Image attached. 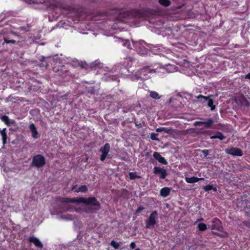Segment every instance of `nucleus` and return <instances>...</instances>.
I'll list each match as a JSON object with an SVG mask.
<instances>
[{"mask_svg": "<svg viewBox=\"0 0 250 250\" xmlns=\"http://www.w3.org/2000/svg\"><path fill=\"white\" fill-rule=\"evenodd\" d=\"M157 136H158V134L155 133H152L150 134V138L152 140H155V141L159 140L158 138H157Z\"/></svg>", "mask_w": 250, "mask_h": 250, "instance_id": "2f4dec72", "label": "nucleus"}, {"mask_svg": "<svg viewBox=\"0 0 250 250\" xmlns=\"http://www.w3.org/2000/svg\"><path fill=\"white\" fill-rule=\"evenodd\" d=\"M6 130V128H4L0 131V134L2 136V143L3 145H5L6 143V140L7 138Z\"/></svg>", "mask_w": 250, "mask_h": 250, "instance_id": "4be33fe9", "label": "nucleus"}, {"mask_svg": "<svg viewBox=\"0 0 250 250\" xmlns=\"http://www.w3.org/2000/svg\"><path fill=\"white\" fill-rule=\"evenodd\" d=\"M201 152L203 153L205 157H207L209 154V150L208 149L202 150Z\"/></svg>", "mask_w": 250, "mask_h": 250, "instance_id": "c9c22d12", "label": "nucleus"}, {"mask_svg": "<svg viewBox=\"0 0 250 250\" xmlns=\"http://www.w3.org/2000/svg\"><path fill=\"white\" fill-rule=\"evenodd\" d=\"M129 195V192L126 189H122L119 191V196L123 198H127Z\"/></svg>", "mask_w": 250, "mask_h": 250, "instance_id": "a211bd4d", "label": "nucleus"}, {"mask_svg": "<svg viewBox=\"0 0 250 250\" xmlns=\"http://www.w3.org/2000/svg\"><path fill=\"white\" fill-rule=\"evenodd\" d=\"M225 152L226 153L234 156L240 157L243 154L241 149L237 147H231L230 148L226 149Z\"/></svg>", "mask_w": 250, "mask_h": 250, "instance_id": "1a4fd4ad", "label": "nucleus"}, {"mask_svg": "<svg viewBox=\"0 0 250 250\" xmlns=\"http://www.w3.org/2000/svg\"><path fill=\"white\" fill-rule=\"evenodd\" d=\"M30 131L32 133V136L34 138H38V132L37 130L36 127L34 124L32 123L29 126Z\"/></svg>", "mask_w": 250, "mask_h": 250, "instance_id": "2eb2a0df", "label": "nucleus"}, {"mask_svg": "<svg viewBox=\"0 0 250 250\" xmlns=\"http://www.w3.org/2000/svg\"><path fill=\"white\" fill-rule=\"evenodd\" d=\"M202 189H203L205 191H209L211 190H212L214 192H217V188L213 185H208L203 186L202 187Z\"/></svg>", "mask_w": 250, "mask_h": 250, "instance_id": "aec40b11", "label": "nucleus"}, {"mask_svg": "<svg viewBox=\"0 0 250 250\" xmlns=\"http://www.w3.org/2000/svg\"><path fill=\"white\" fill-rule=\"evenodd\" d=\"M118 16L117 17L118 21L122 22H126V20L131 19L134 17V11H124L122 12H117Z\"/></svg>", "mask_w": 250, "mask_h": 250, "instance_id": "39448f33", "label": "nucleus"}, {"mask_svg": "<svg viewBox=\"0 0 250 250\" xmlns=\"http://www.w3.org/2000/svg\"><path fill=\"white\" fill-rule=\"evenodd\" d=\"M15 14L14 11H3L0 14V22L10 16H14Z\"/></svg>", "mask_w": 250, "mask_h": 250, "instance_id": "f8f14e48", "label": "nucleus"}, {"mask_svg": "<svg viewBox=\"0 0 250 250\" xmlns=\"http://www.w3.org/2000/svg\"><path fill=\"white\" fill-rule=\"evenodd\" d=\"M196 98L198 99V102L202 104L205 103L208 100V96L206 97L202 95H199L196 96Z\"/></svg>", "mask_w": 250, "mask_h": 250, "instance_id": "412c9836", "label": "nucleus"}, {"mask_svg": "<svg viewBox=\"0 0 250 250\" xmlns=\"http://www.w3.org/2000/svg\"><path fill=\"white\" fill-rule=\"evenodd\" d=\"M138 126L140 127H142V125L141 124H139V125H138Z\"/></svg>", "mask_w": 250, "mask_h": 250, "instance_id": "de8ad7c7", "label": "nucleus"}, {"mask_svg": "<svg viewBox=\"0 0 250 250\" xmlns=\"http://www.w3.org/2000/svg\"><path fill=\"white\" fill-rule=\"evenodd\" d=\"M28 3H34L35 2V0H22Z\"/></svg>", "mask_w": 250, "mask_h": 250, "instance_id": "58836bf2", "label": "nucleus"}, {"mask_svg": "<svg viewBox=\"0 0 250 250\" xmlns=\"http://www.w3.org/2000/svg\"><path fill=\"white\" fill-rule=\"evenodd\" d=\"M170 192V188L168 187H165L160 190V195L163 197L168 196Z\"/></svg>", "mask_w": 250, "mask_h": 250, "instance_id": "dca6fc26", "label": "nucleus"}, {"mask_svg": "<svg viewBox=\"0 0 250 250\" xmlns=\"http://www.w3.org/2000/svg\"><path fill=\"white\" fill-rule=\"evenodd\" d=\"M87 191V188L85 185L81 186L79 188L74 190L75 192L78 193L79 192H82L85 193Z\"/></svg>", "mask_w": 250, "mask_h": 250, "instance_id": "a878e982", "label": "nucleus"}, {"mask_svg": "<svg viewBox=\"0 0 250 250\" xmlns=\"http://www.w3.org/2000/svg\"><path fill=\"white\" fill-rule=\"evenodd\" d=\"M77 187V185H74L72 186V188H71V190H74L75 189V188H76V187Z\"/></svg>", "mask_w": 250, "mask_h": 250, "instance_id": "c03bdc74", "label": "nucleus"}, {"mask_svg": "<svg viewBox=\"0 0 250 250\" xmlns=\"http://www.w3.org/2000/svg\"><path fill=\"white\" fill-rule=\"evenodd\" d=\"M28 241L30 243H33L34 245L38 248L42 249L43 248L42 244L37 237L34 236L29 237L28 238Z\"/></svg>", "mask_w": 250, "mask_h": 250, "instance_id": "9d476101", "label": "nucleus"}, {"mask_svg": "<svg viewBox=\"0 0 250 250\" xmlns=\"http://www.w3.org/2000/svg\"><path fill=\"white\" fill-rule=\"evenodd\" d=\"M135 250H141L140 249H139V248H137V249H135Z\"/></svg>", "mask_w": 250, "mask_h": 250, "instance_id": "09e8293b", "label": "nucleus"}, {"mask_svg": "<svg viewBox=\"0 0 250 250\" xmlns=\"http://www.w3.org/2000/svg\"><path fill=\"white\" fill-rule=\"evenodd\" d=\"M110 149V146L108 143L105 144L100 148L99 151L102 153L100 158L101 161H104L106 158H111V154H109Z\"/></svg>", "mask_w": 250, "mask_h": 250, "instance_id": "20e7f679", "label": "nucleus"}, {"mask_svg": "<svg viewBox=\"0 0 250 250\" xmlns=\"http://www.w3.org/2000/svg\"><path fill=\"white\" fill-rule=\"evenodd\" d=\"M150 96L155 100L160 99L161 98V96L159 95V94L154 91H152L150 92Z\"/></svg>", "mask_w": 250, "mask_h": 250, "instance_id": "393cba45", "label": "nucleus"}, {"mask_svg": "<svg viewBox=\"0 0 250 250\" xmlns=\"http://www.w3.org/2000/svg\"><path fill=\"white\" fill-rule=\"evenodd\" d=\"M243 224L247 227H250V221H244L243 222Z\"/></svg>", "mask_w": 250, "mask_h": 250, "instance_id": "4c0bfd02", "label": "nucleus"}, {"mask_svg": "<svg viewBox=\"0 0 250 250\" xmlns=\"http://www.w3.org/2000/svg\"><path fill=\"white\" fill-rule=\"evenodd\" d=\"M42 64L43 66L44 67V68L46 69L47 66V64L45 61H42Z\"/></svg>", "mask_w": 250, "mask_h": 250, "instance_id": "ea45409f", "label": "nucleus"}, {"mask_svg": "<svg viewBox=\"0 0 250 250\" xmlns=\"http://www.w3.org/2000/svg\"><path fill=\"white\" fill-rule=\"evenodd\" d=\"M136 244L135 243L133 242H131V244H130V248L131 249H134L136 248Z\"/></svg>", "mask_w": 250, "mask_h": 250, "instance_id": "e433bc0d", "label": "nucleus"}, {"mask_svg": "<svg viewBox=\"0 0 250 250\" xmlns=\"http://www.w3.org/2000/svg\"><path fill=\"white\" fill-rule=\"evenodd\" d=\"M62 22H60L58 25H56V27L58 28L59 27V29L60 30H61V28L62 27Z\"/></svg>", "mask_w": 250, "mask_h": 250, "instance_id": "a19ab883", "label": "nucleus"}, {"mask_svg": "<svg viewBox=\"0 0 250 250\" xmlns=\"http://www.w3.org/2000/svg\"><path fill=\"white\" fill-rule=\"evenodd\" d=\"M202 125H204L205 128H210L214 123V121L211 118H209L207 121H202L201 122Z\"/></svg>", "mask_w": 250, "mask_h": 250, "instance_id": "f3484780", "label": "nucleus"}, {"mask_svg": "<svg viewBox=\"0 0 250 250\" xmlns=\"http://www.w3.org/2000/svg\"><path fill=\"white\" fill-rule=\"evenodd\" d=\"M129 178L131 180H134L136 178H140V176H138L136 172H129Z\"/></svg>", "mask_w": 250, "mask_h": 250, "instance_id": "7c9ffc66", "label": "nucleus"}, {"mask_svg": "<svg viewBox=\"0 0 250 250\" xmlns=\"http://www.w3.org/2000/svg\"><path fill=\"white\" fill-rule=\"evenodd\" d=\"M145 208L143 207L140 206L135 211V213L136 214L140 213Z\"/></svg>", "mask_w": 250, "mask_h": 250, "instance_id": "72a5a7b5", "label": "nucleus"}, {"mask_svg": "<svg viewBox=\"0 0 250 250\" xmlns=\"http://www.w3.org/2000/svg\"><path fill=\"white\" fill-rule=\"evenodd\" d=\"M148 155V152H147V153L146 154V156H147Z\"/></svg>", "mask_w": 250, "mask_h": 250, "instance_id": "3c124183", "label": "nucleus"}, {"mask_svg": "<svg viewBox=\"0 0 250 250\" xmlns=\"http://www.w3.org/2000/svg\"><path fill=\"white\" fill-rule=\"evenodd\" d=\"M204 180L205 179L204 178H198L194 176L191 177H186L185 178L186 182L189 184L195 183L198 182L199 181H204Z\"/></svg>", "mask_w": 250, "mask_h": 250, "instance_id": "4468645a", "label": "nucleus"}, {"mask_svg": "<svg viewBox=\"0 0 250 250\" xmlns=\"http://www.w3.org/2000/svg\"><path fill=\"white\" fill-rule=\"evenodd\" d=\"M212 95L208 96V106L210 108L211 110H214L215 108V106L213 104V100L210 98Z\"/></svg>", "mask_w": 250, "mask_h": 250, "instance_id": "5701e85b", "label": "nucleus"}, {"mask_svg": "<svg viewBox=\"0 0 250 250\" xmlns=\"http://www.w3.org/2000/svg\"><path fill=\"white\" fill-rule=\"evenodd\" d=\"M60 201L63 203H83L86 205L92 206L87 207L84 208V211L87 213H96L101 208L100 202L95 197H89L88 198L83 197L72 198L62 197L60 198Z\"/></svg>", "mask_w": 250, "mask_h": 250, "instance_id": "f257e3e1", "label": "nucleus"}, {"mask_svg": "<svg viewBox=\"0 0 250 250\" xmlns=\"http://www.w3.org/2000/svg\"><path fill=\"white\" fill-rule=\"evenodd\" d=\"M55 27L52 28V30L54 29Z\"/></svg>", "mask_w": 250, "mask_h": 250, "instance_id": "5fc2aeb1", "label": "nucleus"}, {"mask_svg": "<svg viewBox=\"0 0 250 250\" xmlns=\"http://www.w3.org/2000/svg\"><path fill=\"white\" fill-rule=\"evenodd\" d=\"M1 120L7 125H10L9 117L6 115H3L1 117Z\"/></svg>", "mask_w": 250, "mask_h": 250, "instance_id": "c756f323", "label": "nucleus"}, {"mask_svg": "<svg viewBox=\"0 0 250 250\" xmlns=\"http://www.w3.org/2000/svg\"><path fill=\"white\" fill-rule=\"evenodd\" d=\"M83 34H87V32H82Z\"/></svg>", "mask_w": 250, "mask_h": 250, "instance_id": "8fccbe9b", "label": "nucleus"}, {"mask_svg": "<svg viewBox=\"0 0 250 250\" xmlns=\"http://www.w3.org/2000/svg\"><path fill=\"white\" fill-rule=\"evenodd\" d=\"M113 30H116V29H117V28H116V25H113Z\"/></svg>", "mask_w": 250, "mask_h": 250, "instance_id": "a18cd8bd", "label": "nucleus"}, {"mask_svg": "<svg viewBox=\"0 0 250 250\" xmlns=\"http://www.w3.org/2000/svg\"><path fill=\"white\" fill-rule=\"evenodd\" d=\"M245 78L246 79H249L250 80V73H248V74H247L245 77Z\"/></svg>", "mask_w": 250, "mask_h": 250, "instance_id": "37998d69", "label": "nucleus"}, {"mask_svg": "<svg viewBox=\"0 0 250 250\" xmlns=\"http://www.w3.org/2000/svg\"><path fill=\"white\" fill-rule=\"evenodd\" d=\"M120 243L116 242L114 240H112L110 242V245L113 247L115 250L118 249L120 246Z\"/></svg>", "mask_w": 250, "mask_h": 250, "instance_id": "c85d7f7f", "label": "nucleus"}, {"mask_svg": "<svg viewBox=\"0 0 250 250\" xmlns=\"http://www.w3.org/2000/svg\"><path fill=\"white\" fill-rule=\"evenodd\" d=\"M200 122H202V121H197V122H196L194 124V125H202V124H201V123H200Z\"/></svg>", "mask_w": 250, "mask_h": 250, "instance_id": "79ce46f5", "label": "nucleus"}, {"mask_svg": "<svg viewBox=\"0 0 250 250\" xmlns=\"http://www.w3.org/2000/svg\"><path fill=\"white\" fill-rule=\"evenodd\" d=\"M154 71V70L151 69L149 66L144 67L139 70V76L137 77V79L138 80L139 78H140L142 80L147 79L149 78L148 74Z\"/></svg>", "mask_w": 250, "mask_h": 250, "instance_id": "423d86ee", "label": "nucleus"}, {"mask_svg": "<svg viewBox=\"0 0 250 250\" xmlns=\"http://www.w3.org/2000/svg\"><path fill=\"white\" fill-rule=\"evenodd\" d=\"M203 220V218H201V219H199V220H198L199 221V220Z\"/></svg>", "mask_w": 250, "mask_h": 250, "instance_id": "603ef678", "label": "nucleus"}, {"mask_svg": "<svg viewBox=\"0 0 250 250\" xmlns=\"http://www.w3.org/2000/svg\"><path fill=\"white\" fill-rule=\"evenodd\" d=\"M153 157L158 161L160 163L163 165H167V162L166 159L163 157L159 152H154L153 154Z\"/></svg>", "mask_w": 250, "mask_h": 250, "instance_id": "9b49d317", "label": "nucleus"}, {"mask_svg": "<svg viewBox=\"0 0 250 250\" xmlns=\"http://www.w3.org/2000/svg\"><path fill=\"white\" fill-rule=\"evenodd\" d=\"M109 33H110V35H112V33L111 32H109Z\"/></svg>", "mask_w": 250, "mask_h": 250, "instance_id": "864d4df0", "label": "nucleus"}, {"mask_svg": "<svg viewBox=\"0 0 250 250\" xmlns=\"http://www.w3.org/2000/svg\"><path fill=\"white\" fill-rule=\"evenodd\" d=\"M153 173L157 175H159L161 179H166L167 175V173L166 170L162 167H155L153 168Z\"/></svg>", "mask_w": 250, "mask_h": 250, "instance_id": "0eeeda50", "label": "nucleus"}, {"mask_svg": "<svg viewBox=\"0 0 250 250\" xmlns=\"http://www.w3.org/2000/svg\"><path fill=\"white\" fill-rule=\"evenodd\" d=\"M45 164V157L41 154H37L33 157L31 165L39 168L42 167Z\"/></svg>", "mask_w": 250, "mask_h": 250, "instance_id": "7ed1b4c3", "label": "nucleus"}, {"mask_svg": "<svg viewBox=\"0 0 250 250\" xmlns=\"http://www.w3.org/2000/svg\"><path fill=\"white\" fill-rule=\"evenodd\" d=\"M4 42H6L7 43H15L16 42V41L14 40H9L7 39L6 38H4Z\"/></svg>", "mask_w": 250, "mask_h": 250, "instance_id": "473e14b6", "label": "nucleus"}, {"mask_svg": "<svg viewBox=\"0 0 250 250\" xmlns=\"http://www.w3.org/2000/svg\"><path fill=\"white\" fill-rule=\"evenodd\" d=\"M158 218V213L157 210H153L150 213L148 219L146 220V228L150 229L153 228L157 223Z\"/></svg>", "mask_w": 250, "mask_h": 250, "instance_id": "f03ea898", "label": "nucleus"}, {"mask_svg": "<svg viewBox=\"0 0 250 250\" xmlns=\"http://www.w3.org/2000/svg\"><path fill=\"white\" fill-rule=\"evenodd\" d=\"M210 138L211 139H219L220 140H223L225 138V137L221 132L217 131L215 135L211 136Z\"/></svg>", "mask_w": 250, "mask_h": 250, "instance_id": "6ab92c4d", "label": "nucleus"}, {"mask_svg": "<svg viewBox=\"0 0 250 250\" xmlns=\"http://www.w3.org/2000/svg\"><path fill=\"white\" fill-rule=\"evenodd\" d=\"M198 229L200 231H205L207 229V225L203 223H199L198 225Z\"/></svg>", "mask_w": 250, "mask_h": 250, "instance_id": "cd10ccee", "label": "nucleus"}, {"mask_svg": "<svg viewBox=\"0 0 250 250\" xmlns=\"http://www.w3.org/2000/svg\"><path fill=\"white\" fill-rule=\"evenodd\" d=\"M158 2L161 5L164 6H168L171 3V2L169 0H159Z\"/></svg>", "mask_w": 250, "mask_h": 250, "instance_id": "bb28decb", "label": "nucleus"}, {"mask_svg": "<svg viewBox=\"0 0 250 250\" xmlns=\"http://www.w3.org/2000/svg\"><path fill=\"white\" fill-rule=\"evenodd\" d=\"M5 27L2 29H0V31H12L14 29H20V28H21L22 27H17L15 25H11V24L10 23H7L6 24H5L4 25ZM1 27V26L0 25V28Z\"/></svg>", "mask_w": 250, "mask_h": 250, "instance_id": "ddd939ff", "label": "nucleus"}, {"mask_svg": "<svg viewBox=\"0 0 250 250\" xmlns=\"http://www.w3.org/2000/svg\"><path fill=\"white\" fill-rule=\"evenodd\" d=\"M211 229L218 231H222L223 227L221 221L217 218H214L211 221Z\"/></svg>", "mask_w": 250, "mask_h": 250, "instance_id": "6e6552de", "label": "nucleus"}, {"mask_svg": "<svg viewBox=\"0 0 250 250\" xmlns=\"http://www.w3.org/2000/svg\"><path fill=\"white\" fill-rule=\"evenodd\" d=\"M119 39L123 46H125L128 48H130V43L128 40H125L121 38H119Z\"/></svg>", "mask_w": 250, "mask_h": 250, "instance_id": "b1692460", "label": "nucleus"}, {"mask_svg": "<svg viewBox=\"0 0 250 250\" xmlns=\"http://www.w3.org/2000/svg\"><path fill=\"white\" fill-rule=\"evenodd\" d=\"M162 131H164L167 133L168 132V130L167 129V128L165 127H160L156 129V131L157 132H162Z\"/></svg>", "mask_w": 250, "mask_h": 250, "instance_id": "f704fd0d", "label": "nucleus"}, {"mask_svg": "<svg viewBox=\"0 0 250 250\" xmlns=\"http://www.w3.org/2000/svg\"><path fill=\"white\" fill-rule=\"evenodd\" d=\"M53 70L55 72H56L58 70L56 69L55 67L53 68Z\"/></svg>", "mask_w": 250, "mask_h": 250, "instance_id": "49530a36", "label": "nucleus"}]
</instances>
